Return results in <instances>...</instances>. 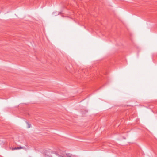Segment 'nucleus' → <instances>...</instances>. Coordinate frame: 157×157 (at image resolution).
<instances>
[{"label": "nucleus", "instance_id": "obj_4", "mask_svg": "<svg viewBox=\"0 0 157 157\" xmlns=\"http://www.w3.org/2000/svg\"><path fill=\"white\" fill-rule=\"evenodd\" d=\"M18 149H19V147H17V150H18Z\"/></svg>", "mask_w": 157, "mask_h": 157}, {"label": "nucleus", "instance_id": "obj_1", "mask_svg": "<svg viewBox=\"0 0 157 157\" xmlns=\"http://www.w3.org/2000/svg\"><path fill=\"white\" fill-rule=\"evenodd\" d=\"M27 123L28 124V128H30V127L31 126V124L28 122H27Z\"/></svg>", "mask_w": 157, "mask_h": 157}, {"label": "nucleus", "instance_id": "obj_5", "mask_svg": "<svg viewBox=\"0 0 157 157\" xmlns=\"http://www.w3.org/2000/svg\"><path fill=\"white\" fill-rule=\"evenodd\" d=\"M17 150V147L14 148V150Z\"/></svg>", "mask_w": 157, "mask_h": 157}, {"label": "nucleus", "instance_id": "obj_3", "mask_svg": "<svg viewBox=\"0 0 157 157\" xmlns=\"http://www.w3.org/2000/svg\"><path fill=\"white\" fill-rule=\"evenodd\" d=\"M10 149L11 150H14V148H13V147L11 148Z\"/></svg>", "mask_w": 157, "mask_h": 157}, {"label": "nucleus", "instance_id": "obj_2", "mask_svg": "<svg viewBox=\"0 0 157 157\" xmlns=\"http://www.w3.org/2000/svg\"><path fill=\"white\" fill-rule=\"evenodd\" d=\"M19 147V149H24L25 148V147H22L21 146H20Z\"/></svg>", "mask_w": 157, "mask_h": 157}]
</instances>
